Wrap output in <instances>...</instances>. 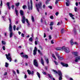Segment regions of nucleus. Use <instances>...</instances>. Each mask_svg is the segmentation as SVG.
<instances>
[{
  "instance_id": "nucleus-1",
  "label": "nucleus",
  "mask_w": 80,
  "mask_h": 80,
  "mask_svg": "<svg viewBox=\"0 0 80 80\" xmlns=\"http://www.w3.org/2000/svg\"><path fill=\"white\" fill-rule=\"evenodd\" d=\"M25 20L26 21L27 23H28V26H30V23L28 22V20L27 19H25V16H22V23H25Z\"/></svg>"
},
{
  "instance_id": "nucleus-2",
  "label": "nucleus",
  "mask_w": 80,
  "mask_h": 80,
  "mask_svg": "<svg viewBox=\"0 0 80 80\" xmlns=\"http://www.w3.org/2000/svg\"><path fill=\"white\" fill-rule=\"evenodd\" d=\"M61 50H64L66 53H69L70 52V49L68 48L63 47L61 48Z\"/></svg>"
},
{
  "instance_id": "nucleus-3",
  "label": "nucleus",
  "mask_w": 80,
  "mask_h": 80,
  "mask_svg": "<svg viewBox=\"0 0 80 80\" xmlns=\"http://www.w3.org/2000/svg\"><path fill=\"white\" fill-rule=\"evenodd\" d=\"M28 8L29 10H32V8H33V6H32V5L33 3H32V0H30V3H29V2H28Z\"/></svg>"
},
{
  "instance_id": "nucleus-4",
  "label": "nucleus",
  "mask_w": 80,
  "mask_h": 80,
  "mask_svg": "<svg viewBox=\"0 0 80 80\" xmlns=\"http://www.w3.org/2000/svg\"><path fill=\"white\" fill-rule=\"evenodd\" d=\"M36 7L38 12H39L40 11L39 9L42 8V3L40 2L37 4H36Z\"/></svg>"
},
{
  "instance_id": "nucleus-5",
  "label": "nucleus",
  "mask_w": 80,
  "mask_h": 80,
  "mask_svg": "<svg viewBox=\"0 0 80 80\" xmlns=\"http://www.w3.org/2000/svg\"><path fill=\"white\" fill-rule=\"evenodd\" d=\"M6 56L7 59L9 60H10V62H12V55L10 53H9L8 54H6Z\"/></svg>"
},
{
  "instance_id": "nucleus-6",
  "label": "nucleus",
  "mask_w": 80,
  "mask_h": 80,
  "mask_svg": "<svg viewBox=\"0 0 80 80\" xmlns=\"http://www.w3.org/2000/svg\"><path fill=\"white\" fill-rule=\"evenodd\" d=\"M24 54V53L23 52H22L20 53V55L21 57H23V58H27V59L28 58V55H23Z\"/></svg>"
},
{
  "instance_id": "nucleus-7",
  "label": "nucleus",
  "mask_w": 80,
  "mask_h": 80,
  "mask_svg": "<svg viewBox=\"0 0 80 80\" xmlns=\"http://www.w3.org/2000/svg\"><path fill=\"white\" fill-rule=\"evenodd\" d=\"M58 73L59 76V80H62V74L61 71H58Z\"/></svg>"
},
{
  "instance_id": "nucleus-8",
  "label": "nucleus",
  "mask_w": 80,
  "mask_h": 80,
  "mask_svg": "<svg viewBox=\"0 0 80 80\" xmlns=\"http://www.w3.org/2000/svg\"><path fill=\"white\" fill-rule=\"evenodd\" d=\"M33 64L34 66H35V67H38V62H37V60L34 59L33 60Z\"/></svg>"
},
{
  "instance_id": "nucleus-9",
  "label": "nucleus",
  "mask_w": 80,
  "mask_h": 80,
  "mask_svg": "<svg viewBox=\"0 0 80 80\" xmlns=\"http://www.w3.org/2000/svg\"><path fill=\"white\" fill-rule=\"evenodd\" d=\"M37 47H35L33 51V54L34 55H36V54H37Z\"/></svg>"
},
{
  "instance_id": "nucleus-10",
  "label": "nucleus",
  "mask_w": 80,
  "mask_h": 80,
  "mask_svg": "<svg viewBox=\"0 0 80 80\" xmlns=\"http://www.w3.org/2000/svg\"><path fill=\"white\" fill-rule=\"evenodd\" d=\"M12 25L9 24V30L10 32H12Z\"/></svg>"
},
{
  "instance_id": "nucleus-11",
  "label": "nucleus",
  "mask_w": 80,
  "mask_h": 80,
  "mask_svg": "<svg viewBox=\"0 0 80 80\" xmlns=\"http://www.w3.org/2000/svg\"><path fill=\"white\" fill-rule=\"evenodd\" d=\"M79 60H80V57H77L76 58V59L75 60V62H78Z\"/></svg>"
},
{
  "instance_id": "nucleus-12",
  "label": "nucleus",
  "mask_w": 80,
  "mask_h": 80,
  "mask_svg": "<svg viewBox=\"0 0 80 80\" xmlns=\"http://www.w3.org/2000/svg\"><path fill=\"white\" fill-rule=\"evenodd\" d=\"M61 64L63 66V67H68V65L67 64H65L63 62H61Z\"/></svg>"
},
{
  "instance_id": "nucleus-13",
  "label": "nucleus",
  "mask_w": 80,
  "mask_h": 80,
  "mask_svg": "<svg viewBox=\"0 0 80 80\" xmlns=\"http://www.w3.org/2000/svg\"><path fill=\"white\" fill-rule=\"evenodd\" d=\"M67 2H66V4L67 7H68V6H69V4H70V2H69V0H67Z\"/></svg>"
},
{
  "instance_id": "nucleus-14",
  "label": "nucleus",
  "mask_w": 80,
  "mask_h": 80,
  "mask_svg": "<svg viewBox=\"0 0 80 80\" xmlns=\"http://www.w3.org/2000/svg\"><path fill=\"white\" fill-rule=\"evenodd\" d=\"M69 15L70 16V17H71L72 18V19L73 20H74L75 19V18L73 17V16H74V15H72V13H69Z\"/></svg>"
},
{
  "instance_id": "nucleus-15",
  "label": "nucleus",
  "mask_w": 80,
  "mask_h": 80,
  "mask_svg": "<svg viewBox=\"0 0 80 80\" xmlns=\"http://www.w3.org/2000/svg\"><path fill=\"white\" fill-rule=\"evenodd\" d=\"M6 5L8 6L9 9L10 10V3L9 2H7Z\"/></svg>"
},
{
  "instance_id": "nucleus-16",
  "label": "nucleus",
  "mask_w": 80,
  "mask_h": 80,
  "mask_svg": "<svg viewBox=\"0 0 80 80\" xmlns=\"http://www.w3.org/2000/svg\"><path fill=\"white\" fill-rule=\"evenodd\" d=\"M13 32H10V34H9V37L10 38H12V36H13Z\"/></svg>"
},
{
  "instance_id": "nucleus-17",
  "label": "nucleus",
  "mask_w": 80,
  "mask_h": 80,
  "mask_svg": "<svg viewBox=\"0 0 80 80\" xmlns=\"http://www.w3.org/2000/svg\"><path fill=\"white\" fill-rule=\"evenodd\" d=\"M72 53L73 55H74L76 57H77V56H78V53L77 52H74Z\"/></svg>"
},
{
  "instance_id": "nucleus-18",
  "label": "nucleus",
  "mask_w": 80,
  "mask_h": 80,
  "mask_svg": "<svg viewBox=\"0 0 80 80\" xmlns=\"http://www.w3.org/2000/svg\"><path fill=\"white\" fill-rule=\"evenodd\" d=\"M48 76L51 79H52L53 80H55V79L54 78H53L52 76H51L50 75L48 74Z\"/></svg>"
},
{
  "instance_id": "nucleus-19",
  "label": "nucleus",
  "mask_w": 80,
  "mask_h": 80,
  "mask_svg": "<svg viewBox=\"0 0 80 80\" xmlns=\"http://www.w3.org/2000/svg\"><path fill=\"white\" fill-rule=\"evenodd\" d=\"M36 74L38 76V77L39 78H40V73H39V72H37L36 73Z\"/></svg>"
},
{
  "instance_id": "nucleus-20",
  "label": "nucleus",
  "mask_w": 80,
  "mask_h": 80,
  "mask_svg": "<svg viewBox=\"0 0 80 80\" xmlns=\"http://www.w3.org/2000/svg\"><path fill=\"white\" fill-rule=\"evenodd\" d=\"M41 63L43 65H44V62H43V58H41Z\"/></svg>"
},
{
  "instance_id": "nucleus-21",
  "label": "nucleus",
  "mask_w": 80,
  "mask_h": 80,
  "mask_svg": "<svg viewBox=\"0 0 80 80\" xmlns=\"http://www.w3.org/2000/svg\"><path fill=\"white\" fill-rule=\"evenodd\" d=\"M20 13L21 15H23V10H21L20 11Z\"/></svg>"
},
{
  "instance_id": "nucleus-22",
  "label": "nucleus",
  "mask_w": 80,
  "mask_h": 80,
  "mask_svg": "<svg viewBox=\"0 0 80 80\" xmlns=\"http://www.w3.org/2000/svg\"><path fill=\"white\" fill-rule=\"evenodd\" d=\"M27 72H28V74H29V75H31V72L30 70H29V69H28L27 71Z\"/></svg>"
},
{
  "instance_id": "nucleus-23",
  "label": "nucleus",
  "mask_w": 80,
  "mask_h": 80,
  "mask_svg": "<svg viewBox=\"0 0 80 80\" xmlns=\"http://www.w3.org/2000/svg\"><path fill=\"white\" fill-rule=\"evenodd\" d=\"M61 48H62V47L59 48H56V50H61Z\"/></svg>"
},
{
  "instance_id": "nucleus-24",
  "label": "nucleus",
  "mask_w": 80,
  "mask_h": 80,
  "mask_svg": "<svg viewBox=\"0 0 80 80\" xmlns=\"http://www.w3.org/2000/svg\"><path fill=\"white\" fill-rule=\"evenodd\" d=\"M70 43L71 45H73V44H74V42H73V40L72 39L70 41Z\"/></svg>"
},
{
  "instance_id": "nucleus-25",
  "label": "nucleus",
  "mask_w": 80,
  "mask_h": 80,
  "mask_svg": "<svg viewBox=\"0 0 80 80\" xmlns=\"http://www.w3.org/2000/svg\"><path fill=\"white\" fill-rule=\"evenodd\" d=\"M15 12H16V15H17V16H18V10H16V9H15Z\"/></svg>"
},
{
  "instance_id": "nucleus-26",
  "label": "nucleus",
  "mask_w": 80,
  "mask_h": 80,
  "mask_svg": "<svg viewBox=\"0 0 80 80\" xmlns=\"http://www.w3.org/2000/svg\"><path fill=\"white\" fill-rule=\"evenodd\" d=\"M5 66L6 67H8V64L7 62H6Z\"/></svg>"
},
{
  "instance_id": "nucleus-27",
  "label": "nucleus",
  "mask_w": 80,
  "mask_h": 80,
  "mask_svg": "<svg viewBox=\"0 0 80 80\" xmlns=\"http://www.w3.org/2000/svg\"><path fill=\"white\" fill-rule=\"evenodd\" d=\"M52 71L53 72H55V73H58V72L56 70H53Z\"/></svg>"
},
{
  "instance_id": "nucleus-28",
  "label": "nucleus",
  "mask_w": 80,
  "mask_h": 80,
  "mask_svg": "<svg viewBox=\"0 0 80 80\" xmlns=\"http://www.w3.org/2000/svg\"><path fill=\"white\" fill-rule=\"evenodd\" d=\"M58 58L60 60H63V58H62V57H60V56H59V57Z\"/></svg>"
},
{
  "instance_id": "nucleus-29",
  "label": "nucleus",
  "mask_w": 80,
  "mask_h": 80,
  "mask_svg": "<svg viewBox=\"0 0 80 80\" xmlns=\"http://www.w3.org/2000/svg\"><path fill=\"white\" fill-rule=\"evenodd\" d=\"M74 10L76 12H77V8L76 7H74Z\"/></svg>"
},
{
  "instance_id": "nucleus-30",
  "label": "nucleus",
  "mask_w": 80,
  "mask_h": 80,
  "mask_svg": "<svg viewBox=\"0 0 80 80\" xmlns=\"http://www.w3.org/2000/svg\"><path fill=\"white\" fill-rule=\"evenodd\" d=\"M13 29L14 31H15V30H16V26H15V25H14L13 26Z\"/></svg>"
},
{
  "instance_id": "nucleus-31",
  "label": "nucleus",
  "mask_w": 80,
  "mask_h": 80,
  "mask_svg": "<svg viewBox=\"0 0 80 80\" xmlns=\"http://www.w3.org/2000/svg\"><path fill=\"white\" fill-rule=\"evenodd\" d=\"M2 44H3V45H5V44H6V43L3 41H2Z\"/></svg>"
},
{
  "instance_id": "nucleus-32",
  "label": "nucleus",
  "mask_w": 80,
  "mask_h": 80,
  "mask_svg": "<svg viewBox=\"0 0 80 80\" xmlns=\"http://www.w3.org/2000/svg\"><path fill=\"white\" fill-rule=\"evenodd\" d=\"M29 41L30 42H32L33 41V39H32V38H29Z\"/></svg>"
},
{
  "instance_id": "nucleus-33",
  "label": "nucleus",
  "mask_w": 80,
  "mask_h": 80,
  "mask_svg": "<svg viewBox=\"0 0 80 80\" xmlns=\"http://www.w3.org/2000/svg\"><path fill=\"white\" fill-rule=\"evenodd\" d=\"M9 22L10 23V25H12V20H11V19L10 18L9 19Z\"/></svg>"
},
{
  "instance_id": "nucleus-34",
  "label": "nucleus",
  "mask_w": 80,
  "mask_h": 80,
  "mask_svg": "<svg viewBox=\"0 0 80 80\" xmlns=\"http://www.w3.org/2000/svg\"><path fill=\"white\" fill-rule=\"evenodd\" d=\"M52 57H53V58H54V59H55V60H57L56 57H55V56L54 55V54H52Z\"/></svg>"
},
{
  "instance_id": "nucleus-35",
  "label": "nucleus",
  "mask_w": 80,
  "mask_h": 80,
  "mask_svg": "<svg viewBox=\"0 0 80 80\" xmlns=\"http://www.w3.org/2000/svg\"><path fill=\"white\" fill-rule=\"evenodd\" d=\"M65 31V30H64V29L63 28H62V30H61V33H63V31Z\"/></svg>"
},
{
  "instance_id": "nucleus-36",
  "label": "nucleus",
  "mask_w": 80,
  "mask_h": 80,
  "mask_svg": "<svg viewBox=\"0 0 80 80\" xmlns=\"http://www.w3.org/2000/svg\"><path fill=\"white\" fill-rule=\"evenodd\" d=\"M59 1V0H56V2H55V4L56 5H57V3H58V1Z\"/></svg>"
},
{
  "instance_id": "nucleus-37",
  "label": "nucleus",
  "mask_w": 80,
  "mask_h": 80,
  "mask_svg": "<svg viewBox=\"0 0 80 80\" xmlns=\"http://www.w3.org/2000/svg\"><path fill=\"white\" fill-rule=\"evenodd\" d=\"M19 4L20 3H19V2H18V3L16 4V6H17V7H18V6H19Z\"/></svg>"
},
{
  "instance_id": "nucleus-38",
  "label": "nucleus",
  "mask_w": 80,
  "mask_h": 80,
  "mask_svg": "<svg viewBox=\"0 0 80 80\" xmlns=\"http://www.w3.org/2000/svg\"><path fill=\"white\" fill-rule=\"evenodd\" d=\"M53 25V22H51V23L50 24V26H52Z\"/></svg>"
},
{
  "instance_id": "nucleus-39",
  "label": "nucleus",
  "mask_w": 80,
  "mask_h": 80,
  "mask_svg": "<svg viewBox=\"0 0 80 80\" xmlns=\"http://www.w3.org/2000/svg\"><path fill=\"white\" fill-rule=\"evenodd\" d=\"M32 22H34V18L33 16L32 17Z\"/></svg>"
},
{
  "instance_id": "nucleus-40",
  "label": "nucleus",
  "mask_w": 80,
  "mask_h": 80,
  "mask_svg": "<svg viewBox=\"0 0 80 80\" xmlns=\"http://www.w3.org/2000/svg\"><path fill=\"white\" fill-rule=\"evenodd\" d=\"M21 36L22 37H25V34H23V33H22L21 34Z\"/></svg>"
},
{
  "instance_id": "nucleus-41",
  "label": "nucleus",
  "mask_w": 80,
  "mask_h": 80,
  "mask_svg": "<svg viewBox=\"0 0 80 80\" xmlns=\"http://www.w3.org/2000/svg\"><path fill=\"white\" fill-rule=\"evenodd\" d=\"M2 48L3 50H5V46H3L2 47Z\"/></svg>"
},
{
  "instance_id": "nucleus-42",
  "label": "nucleus",
  "mask_w": 80,
  "mask_h": 80,
  "mask_svg": "<svg viewBox=\"0 0 80 80\" xmlns=\"http://www.w3.org/2000/svg\"><path fill=\"white\" fill-rule=\"evenodd\" d=\"M42 73L43 75H47V73H46V72L43 71L42 72Z\"/></svg>"
},
{
  "instance_id": "nucleus-43",
  "label": "nucleus",
  "mask_w": 80,
  "mask_h": 80,
  "mask_svg": "<svg viewBox=\"0 0 80 80\" xmlns=\"http://www.w3.org/2000/svg\"><path fill=\"white\" fill-rule=\"evenodd\" d=\"M27 6L26 5H24L22 6V8H23V9H25V8H26Z\"/></svg>"
},
{
  "instance_id": "nucleus-44",
  "label": "nucleus",
  "mask_w": 80,
  "mask_h": 80,
  "mask_svg": "<svg viewBox=\"0 0 80 80\" xmlns=\"http://www.w3.org/2000/svg\"><path fill=\"white\" fill-rule=\"evenodd\" d=\"M3 5V3H2V1H1L0 6L2 7Z\"/></svg>"
},
{
  "instance_id": "nucleus-45",
  "label": "nucleus",
  "mask_w": 80,
  "mask_h": 80,
  "mask_svg": "<svg viewBox=\"0 0 80 80\" xmlns=\"http://www.w3.org/2000/svg\"><path fill=\"white\" fill-rule=\"evenodd\" d=\"M54 63H55V64H56V65H58V62H56V61H54Z\"/></svg>"
},
{
  "instance_id": "nucleus-46",
  "label": "nucleus",
  "mask_w": 80,
  "mask_h": 80,
  "mask_svg": "<svg viewBox=\"0 0 80 80\" xmlns=\"http://www.w3.org/2000/svg\"><path fill=\"white\" fill-rule=\"evenodd\" d=\"M33 73H34V72L33 71H32V72H31V75L32 76H33Z\"/></svg>"
},
{
  "instance_id": "nucleus-47",
  "label": "nucleus",
  "mask_w": 80,
  "mask_h": 80,
  "mask_svg": "<svg viewBox=\"0 0 80 80\" xmlns=\"http://www.w3.org/2000/svg\"><path fill=\"white\" fill-rule=\"evenodd\" d=\"M58 12H57L56 13H55V15L56 16H58Z\"/></svg>"
},
{
  "instance_id": "nucleus-48",
  "label": "nucleus",
  "mask_w": 80,
  "mask_h": 80,
  "mask_svg": "<svg viewBox=\"0 0 80 80\" xmlns=\"http://www.w3.org/2000/svg\"><path fill=\"white\" fill-rule=\"evenodd\" d=\"M46 62L47 63H48V62H49V61H48V59H47L46 60Z\"/></svg>"
},
{
  "instance_id": "nucleus-49",
  "label": "nucleus",
  "mask_w": 80,
  "mask_h": 80,
  "mask_svg": "<svg viewBox=\"0 0 80 80\" xmlns=\"http://www.w3.org/2000/svg\"><path fill=\"white\" fill-rule=\"evenodd\" d=\"M52 44H53L54 43V42H53V40H52L51 41Z\"/></svg>"
},
{
  "instance_id": "nucleus-50",
  "label": "nucleus",
  "mask_w": 80,
  "mask_h": 80,
  "mask_svg": "<svg viewBox=\"0 0 80 80\" xmlns=\"http://www.w3.org/2000/svg\"><path fill=\"white\" fill-rule=\"evenodd\" d=\"M45 70H47V69H48V67L46 66L45 67Z\"/></svg>"
},
{
  "instance_id": "nucleus-51",
  "label": "nucleus",
  "mask_w": 80,
  "mask_h": 80,
  "mask_svg": "<svg viewBox=\"0 0 80 80\" xmlns=\"http://www.w3.org/2000/svg\"><path fill=\"white\" fill-rule=\"evenodd\" d=\"M7 75V72H4V76H6Z\"/></svg>"
},
{
  "instance_id": "nucleus-52",
  "label": "nucleus",
  "mask_w": 80,
  "mask_h": 80,
  "mask_svg": "<svg viewBox=\"0 0 80 80\" xmlns=\"http://www.w3.org/2000/svg\"><path fill=\"white\" fill-rule=\"evenodd\" d=\"M18 74H19V70L18 69L16 70Z\"/></svg>"
},
{
  "instance_id": "nucleus-53",
  "label": "nucleus",
  "mask_w": 80,
  "mask_h": 80,
  "mask_svg": "<svg viewBox=\"0 0 80 80\" xmlns=\"http://www.w3.org/2000/svg\"><path fill=\"white\" fill-rule=\"evenodd\" d=\"M74 44L77 45H78V43L77 42H75L74 43Z\"/></svg>"
},
{
  "instance_id": "nucleus-54",
  "label": "nucleus",
  "mask_w": 80,
  "mask_h": 80,
  "mask_svg": "<svg viewBox=\"0 0 80 80\" xmlns=\"http://www.w3.org/2000/svg\"><path fill=\"white\" fill-rule=\"evenodd\" d=\"M12 72L13 74H14V75H15L16 74V72H15V71H13Z\"/></svg>"
},
{
  "instance_id": "nucleus-55",
  "label": "nucleus",
  "mask_w": 80,
  "mask_h": 80,
  "mask_svg": "<svg viewBox=\"0 0 80 80\" xmlns=\"http://www.w3.org/2000/svg\"><path fill=\"white\" fill-rule=\"evenodd\" d=\"M44 38H45V37H47V36H46V34H45V33H44Z\"/></svg>"
},
{
  "instance_id": "nucleus-56",
  "label": "nucleus",
  "mask_w": 80,
  "mask_h": 80,
  "mask_svg": "<svg viewBox=\"0 0 80 80\" xmlns=\"http://www.w3.org/2000/svg\"><path fill=\"white\" fill-rule=\"evenodd\" d=\"M49 39L50 40L51 39V38H52V37L51 36V35L49 36Z\"/></svg>"
},
{
  "instance_id": "nucleus-57",
  "label": "nucleus",
  "mask_w": 80,
  "mask_h": 80,
  "mask_svg": "<svg viewBox=\"0 0 80 80\" xmlns=\"http://www.w3.org/2000/svg\"><path fill=\"white\" fill-rule=\"evenodd\" d=\"M39 48H40V49H41V50L43 49V48L41 46H40Z\"/></svg>"
},
{
  "instance_id": "nucleus-58",
  "label": "nucleus",
  "mask_w": 80,
  "mask_h": 80,
  "mask_svg": "<svg viewBox=\"0 0 80 80\" xmlns=\"http://www.w3.org/2000/svg\"><path fill=\"white\" fill-rule=\"evenodd\" d=\"M50 18H51V19H53V16H52L50 17Z\"/></svg>"
},
{
  "instance_id": "nucleus-59",
  "label": "nucleus",
  "mask_w": 80,
  "mask_h": 80,
  "mask_svg": "<svg viewBox=\"0 0 80 80\" xmlns=\"http://www.w3.org/2000/svg\"><path fill=\"white\" fill-rule=\"evenodd\" d=\"M76 6H78V2H76Z\"/></svg>"
},
{
  "instance_id": "nucleus-60",
  "label": "nucleus",
  "mask_w": 80,
  "mask_h": 80,
  "mask_svg": "<svg viewBox=\"0 0 80 80\" xmlns=\"http://www.w3.org/2000/svg\"><path fill=\"white\" fill-rule=\"evenodd\" d=\"M27 77V75L25 74L24 76V78H26Z\"/></svg>"
},
{
  "instance_id": "nucleus-61",
  "label": "nucleus",
  "mask_w": 80,
  "mask_h": 80,
  "mask_svg": "<svg viewBox=\"0 0 80 80\" xmlns=\"http://www.w3.org/2000/svg\"><path fill=\"white\" fill-rule=\"evenodd\" d=\"M38 52L39 53H40V50L38 49Z\"/></svg>"
},
{
  "instance_id": "nucleus-62",
  "label": "nucleus",
  "mask_w": 80,
  "mask_h": 80,
  "mask_svg": "<svg viewBox=\"0 0 80 80\" xmlns=\"http://www.w3.org/2000/svg\"><path fill=\"white\" fill-rule=\"evenodd\" d=\"M43 8H45V5H43Z\"/></svg>"
},
{
  "instance_id": "nucleus-63",
  "label": "nucleus",
  "mask_w": 80,
  "mask_h": 80,
  "mask_svg": "<svg viewBox=\"0 0 80 80\" xmlns=\"http://www.w3.org/2000/svg\"><path fill=\"white\" fill-rule=\"evenodd\" d=\"M35 45H37V41H35Z\"/></svg>"
},
{
  "instance_id": "nucleus-64",
  "label": "nucleus",
  "mask_w": 80,
  "mask_h": 80,
  "mask_svg": "<svg viewBox=\"0 0 80 80\" xmlns=\"http://www.w3.org/2000/svg\"><path fill=\"white\" fill-rule=\"evenodd\" d=\"M70 80H73V78H70L69 79Z\"/></svg>"
}]
</instances>
